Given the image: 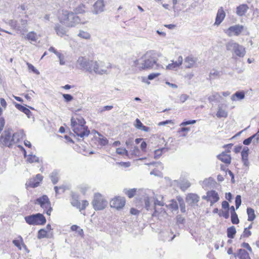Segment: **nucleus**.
Wrapping results in <instances>:
<instances>
[{"label":"nucleus","instance_id":"nucleus-61","mask_svg":"<svg viewBox=\"0 0 259 259\" xmlns=\"http://www.w3.org/2000/svg\"><path fill=\"white\" fill-rule=\"evenodd\" d=\"M241 246L243 247L246 248L247 249H248L250 252H252V249L249 244L248 243L243 242Z\"/></svg>","mask_w":259,"mask_h":259},{"label":"nucleus","instance_id":"nucleus-7","mask_svg":"<svg viewBox=\"0 0 259 259\" xmlns=\"http://www.w3.org/2000/svg\"><path fill=\"white\" fill-rule=\"evenodd\" d=\"M92 204L95 210H101L105 208L107 205V202L103 198L101 194L97 193L94 195Z\"/></svg>","mask_w":259,"mask_h":259},{"label":"nucleus","instance_id":"nucleus-19","mask_svg":"<svg viewBox=\"0 0 259 259\" xmlns=\"http://www.w3.org/2000/svg\"><path fill=\"white\" fill-rule=\"evenodd\" d=\"M104 3L103 0H97L94 5V11L95 14L102 12L104 11Z\"/></svg>","mask_w":259,"mask_h":259},{"label":"nucleus","instance_id":"nucleus-40","mask_svg":"<svg viewBox=\"0 0 259 259\" xmlns=\"http://www.w3.org/2000/svg\"><path fill=\"white\" fill-rule=\"evenodd\" d=\"M97 142L98 145H101V146H105L108 143V140L104 137L99 138L97 140Z\"/></svg>","mask_w":259,"mask_h":259},{"label":"nucleus","instance_id":"nucleus-21","mask_svg":"<svg viewBox=\"0 0 259 259\" xmlns=\"http://www.w3.org/2000/svg\"><path fill=\"white\" fill-rule=\"evenodd\" d=\"M184 62L186 68H191L195 66L196 59L191 55L185 58Z\"/></svg>","mask_w":259,"mask_h":259},{"label":"nucleus","instance_id":"nucleus-51","mask_svg":"<svg viewBox=\"0 0 259 259\" xmlns=\"http://www.w3.org/2000/svg\"><path fill=\"white\" fill-rule=\"evenodd\" d=\"M160 75V73H151L148 76V79L149 80H152L156 77H158Z\"/></svg>","mask_w":259,"mask_h":259},{"label":"nucleus","instance_id":"nucleus-52","mask_svg":"<svg viewBox=\"0 0 259 259\" xmlns=\"http://www.w3.org/2000/svg\"><path fill=\"white\" fill-rule=\"evenodd\" d=\"M117 164L120 166L126 168L131 165V163L130 162H117Z\"/></svg>","mask_w":259,"mask_h":259},{"label":"nucleus","instance_id":"nucleus-30","mask_svg":"<svg viewBox=\"0 0 259 259\" xmlns=\"http://www.w3.org/2000/svg\"><path fill=\"white\" fill-rule=\"evenodd\" d=\"M236 233V228L234 226H232L227 229V236L228 238H234Z\"/></svg>","mask_w":259,"mask_h":259},{"label":"nucleus","instance_id":"nucleus-10","mask_svg":"<svg viewBox=\"0 0 259 259\" xmlns=\"http://www.w3.org/2000/svg\"><path fill=\"white\" fill-rule=\"evenodd\" d=\"M126 200L124 197L119 196H115L110 201L111 208L115 209H121L125 205Z\"/></svg>","mask_w":259,"mask_h":259},{"label":"nucleus","instance_id":"nucleus-17","mask_svg":"<svg viewBox=\"0 0 259 259\" xmlns=\"http://www.w3.org/2000/svg\"><path fill=\"white\" fill-rule=\"evenodd\" d=\"M217 158L222 162L225 163L227 166L230 164L231 162L232 158L231 155L228 154L226 152H223L217 156Z\"/></svg>","mask_w":259,"mask_h":259},{"label":"nucleus","instance_id":"nucleus-9","mask_svg":"<svg viewBox=\"0 0 259 259\" xmlns=\"http://www.w3.org/2000/svg\"><path fill=\"white\" fill-rule=\"evenodd\" d=\"M15 136L16 134H14L12 135L9 130L5 131L0 138V142L3 145L10 147L14 143L13 138Z\"/></svg>","mask_w":259,"mask_h":259},{"label":"nucleus","instance_id":"nucleus-44","mask_svg":"<svg viewBox=\"0 0 259 259\" xmlns=\"http://www.w3.org/2000/svg\"><path fill=\"white\" fill-rule=\"evenodd\" d=\"M140 150L137 147H134L132 151L131 154H129L131 158H132V156L131 155H134L135 156H139L140 155Z\"/></svg>","mask_w":259,"mask_h":259},{"label":"nucleus","instance_id":"nucleus-64","mask_svg":"<svg viewBox=\"0 0 259 259\" xmlns=\"http://www.w3.org/2000/svg\"><path fill=\"white\" fill-rule=\"evenodd\" d=\"M178 200L179 201V204L180 205L181 209H185V204H184L183 199H182L180 197V198H178Z\"/></svg>","mask_w":259,"mask_h":259},{"label":"nucleus","instance_id":"nucleus-14","mask_svg":"<svg viewBox=\"0 0 259 259\" xmlns=\"http://www.w3.org/2000/svg\"><path fill=\"white\" fill-rule=\"evenodd\" d=\"M186 201L188 204L191 206L197 205L199 201V197L196 194L189 193L186 196Z\"/></svg>","mask_w":259,"mask_h":259},{"label":"nucleus","instance_id":"nucleus-57","mask_svg":"<svg viewBox=\"0 0 259 259\" xmlns=\"http://www.w3.org/2000/svg\"><path fill=\"white\" fill-rule=\"evenodd\" d=\"M173 123L174 122H173L172 120H166L165 121H161V122H159L158 125H159V126H160V125H164L167 124Z\"/></svg>","mask_w":259,"mask_h":259},{"label":"nucleus","instance_id":"nucleus-49","mask_svg":"<svg viewBox=\"0 0 259 259\" xmlns=\"http://www.w3.org/2000/svg\"><path fill=\"white\" fill-rule=\"evenodd\" d=\"M247 212L248 217V220L249 221H253L255 218L254 211H247Z\"/></svg>","mask_w":259,"mask_h":259},{"label":"nucleus","instance_id":"nucleus-23","mask_svg":"<svg viewBox=\"0 0 259 259\" xmlns=\"http://www.w3.org/2000/svg\"><path fill=\"white\" fill-rule=\"evenodd\" d=\"M249 7L246 4L240 5L236 8V14L239 16H242L245 15Z\"/></svg>","mask_w":259,"mask_h":259},{"label":"nucleus","instance_id":"nucleus-32","mask_svg":"<svg viewBox=\"0 0 259 259\" xmlns=\"http://www.w3.org/2000/svg\"><path fill=\"white\" fill-rule=\"evenodd\" d=\"M190 130V128L189 127H182L178 130V133L179 134L180 136L185 137Z\"/></svg>","mask_w":259,"mask_h":259},{"label":"nucleus","instance_id":"nucleus-60","mask_svg":"<svg viewBox=\"0 0 259 259\" xmlns=\"http://www.w3.org/2000/svg\"><path fill=\"white\" fill-rule=\"evenodd\" d=\"M177 223L179 224H183L185 221L184 218L181 215H178L177 218Z\"/></svg>","mask_w":259,"mask_h":259},{"label":"nucleus","instance_id":"nucleus-37","mask_svg":"<svg viewBox=\"0 0 259 259\" xmlns=\"http://www.w3.org/2000/svg\"><path fill=\"white\" fill-rule=\"evenodd\" d=\"M231 212V222L234 224H237L239 222V220L236 211Z\"/></svg>","mask_w":259,"mask_h":259},{"label":"nucleus","instance_id":"nucleus-56","mask_svg":"<svg viewBox=\"0 0 259 259\" xmlns=\"http://www.w3.org/2000/svg\"><path fill=\"white\" fill-rule=\"evenodd\" d=\"M60 55H57L59 59L60 64L61 65H64L65 64L64 57L63 54L60 53Z\"/></svg>","mask_w":259,"mask_h":259},{"label":"nucleus","instance_id":"nucleus-3","mask_svg":"<svg viewBox=\"0 0 259 259\" xmlns=\"http://www.w3.org/2000/svg\"><path fill=\"white\" fill-rule=\"evenodd\" d=\"M58 19L61 24L66 25L67 27H71L75 25L78 17L76 16L74 13L71 11L62 10L58 12Z\"/></svg>","mask_w":259,"mask_h":259},{"label":"nucleus","instance_id":"nucleus-25","mask_svg":"<svg viewBox=\"0 0 259 259\" xmlns=\"http://www.w3.org/2000/svg\"><path fill=\"white\" fill-rule=\"evenodd\" d=\"M25 38L31 42H36L37 39V35L34 31H30L26 34Z\"/></svg>","mask_w":259,"mask_h":259},{"label":"nucleus","instance_id":"nucleus-6","mask_svg":"<svg viewBox=\"0 0 259 259\" xmlns=\"http://www.w3.org/2000/svg\"><path fill=\"white\" fill-rule=\"evenodd\" d=\"M32 203L34 205H38L44 210H52V207L51 203L48 196L44 195L42 196L31 201Z\"/></svg>","mask_w":259,"mask_h":259},{"label":"nucleus","instance_id":"nucleus-24","mask_svg":"<svg viewBox=\"0 0 259 259\" xmlns=\"http://www.w3.org/2000/svg\"><path fill=\"white\" fill-rule=\"evenodd\" d=\"M134 126L137 129L141 130L145 132H148L150 130L149 127L144 125L140 120L138 118L136 119Z\"/></svg>","mask_w":259,"mask_h":259},{"label":"nucleus","instance_id":"nucleus-28","mask_svg":"<svg viewBox=\"0 0 259 259\" xmlns=\"http://www.w3.org/2000/svg\"><path fill=\"white\" fill-rule=\"evenodd\" d=\"M245 95L243 92H237L232 95L231 99L232 101L242 100L244 98Z\"/></svg>","mask_w":259,"mask_h":259},{"label":"nucleus","instance_id":"nucleus-34","mask_svg":"<svg viewBox=\"0 0 259 259\" xmlns=\"http://www.w3.org/2000/svg\"><path fill=\"white\" fill-rule=\"evenodd\" d=\"M55 30L57 34L61 37L65 34V31L64 29L59 25H57L55 27Z\"/></svg>","mask_w":259,"mask_h":259},{"label":"nucleus","instance_id":"nucleus-38","mask_svg":"<svg viewBox=\"0 0 259 259\" xmlns=\"http://www.w3.org/2000/svg\"><path fill=\"white\" fill-rule=\"evenodd\" d=\"M27 161L29 163L38 162L39 161V158L35 155H29L27 159Z\"/></svg>","mask_w":259,"mask_h":259},{"label":"nucleus","instance_id":"nucleus-5","mask_svg":"<svg viewBox=\"0 0 259 259\" xmlns=\"http://www.w3.org/2000/svg\"><path fill=\"white\" fill-rule=\"evenodd\" d=\"M26 223L31 225H44L46 222V219L43 214L36 213L25 217Z\"/></svg>","mask_w":259,"mask_h":259},{"label":"nucleus","instance_id":"nucleus-47","mask_svg":"<svg viewBox=\"0 0 259 259\" xmlns=\"http://www.w3.org/2000/svg\"><path fill=\"white\" fill-rule=\"evenodd\" d=\"M256 135L257 134H254L253 136L249 137L248 138L244 140L243 142V144L245 145H249L251 143L252 140L256 136Z\"/></svg>","mask_w":259,"mask_h":259},{"label":"nucleus","instance_id":"nucleus-54","mask_svg":"<svg viewBox=\"0 0 259 259\" xmlns=\"http://www.w3.org/2000/svg\"><path fill=\"white\" fill-rule=\"evenodd\" d=\"M26 64H27V67L29 70H31L32 71H33L34 73H38V71H37V70L32 64H31L29 63H27Z\"/></svg>","mask_w":259,"mask_h":259},{"label":"nucleus","instance_id":"nucleus-59","mask_svg":"<svg viewBox=\"0 0 259 259\" xmlns=\"http://www.w3.org/2000/svg\"><path fill=\"white\" fill-rule=\"evenodd\" d=\"M140 148L143 152H146L147 148V143L145 141H143L141 144Z\"/></svg>","mask_w":259,"mask_h":259},{"label":"nucleus","instance_id":"nucleus-62","mask_svg":"<svg viewBox=\"0 0 259 259\" xmlns=\"http://www.w3.org/2000/svg\"><path fill=\"white\" fill-rule=\"evenodd\" d=\"M229 202L227 201H223L222 203V207L225 209H228V210H229Z\"/></svg>","mask_w":259,"mask_h":259},{"label":"nucleus","instance_id":"nucleus-13","mask_svg":"<svg viewBox=\"0 0 259 259\" xmlns=\"http://www.w3.org/2000/svg\"><path fill=\"white\" fill-rule=\"evenodd\" d=\"M226 17V13L223 7H221L218 10L215 19L214 25L219 26L224 21Z\"/></svg>","mask_w":259,"mask_h":259},{"label":"nucleus","instance_id":"nucleus-53","mask_svg":"<svg viewBox=\"0 0 259 259\" xmlns=\"http://www.w3.org/2000/svg\"><path fill=\"white\" fill-rule=\"evenodd\" d=\"M63 97L66 102H69L73 100V97L69 94H63Z\"/></svg>","mask_w":259,"mask_h":259},{"label":"nucleus","instance_id":"nucleus-29","mask_svg":"<svg viewBox=\"0 0 259 259\" xmlns=\"http://www.w3.org/2000/svg\"><path fill=\"white\" fill-rule=\"evenodd\" d=\"M85 5L81 4L74 9V13H75L76 14H83L85 12Z\"/></svg>","mask_w":259,"mask_h":259},{"label":"nucleus","instance_id":"nucleus-43","mask_svg":"<svg viewBox=\"0 0 259 259\" xmlns=\"http://www.w3.org/2000/svg\"><path fill=\"white\" fill-rule=\"evenodd\" d=\"M153 139L155 142L159 141L160 143H161V144L160 145L161 146L164 145L165 140L163 138H160L159 136L155 135L153 136Z\"/></svg>","mask_w":259,"mask_h":259},{"label":"nucleus","instance_id":"nucleus-26","mask_svg":"<svg viewBox=\"0 0 259 259\" xmlns=\"http://www.w3.org/2000/svg\"><path fill=\"white\" fill-rule=\"evenodd\" d=\"M237 256L240 259H250L249 253L244 249H239Z\"/></svg>","mask_w":259,"mask_h":259},{"label":"nucleus","instance_id":"nucleus-22","mask_svg":"<svg viewBox=\"0 0 259 259\" xmlns=\"http://www.w3.org/2000/svg\"><path fill=\"white\" fill-rule=\"evenodd\" d=\"M248 154H249L248 148L244 147L241 152V157H242V160L243 162L244 165L245 166H248L249 165V161H248Z\"/></svg>","mask_w":259,"mask_h":259},{"label":"nucleus","instance_id":"nucleus-15","mask_svg":"<svg viewBox=\"0 0 259 259\" xmlns=\"http://www.w3.org/2000/svg\"><path fill=\"white\" fill-rule=\"evenodd\" d=\"M71 203L73 206L76 207L77 208L79 209L80 210L85 209L86 207L89 205L88 201L83 200L81 202L74 197L72 198Z\"/></svg>","mask_w":259,"mask_h":259},{"label":"nucleus","instance_id":"nucleus-36","mask_svg":"<svg viewBox=\"0 0 259 259\" xmlns=\"http://www.w3.org/2000/svg\"><path fill=\"white\" fill-rule=\"evenodd\" d=\"M116 152L119 155H125L128 158H131L127 151L124 148H117L116 150Z\"/></svg>","mask_w":259,"mask_h":259},{"label":"nucleus","instance_id":"nucleus-31","mask_svg":"<svg viewBox=\"0 0 259 259\" xmlns=\"http://www.w3.org/2000/svg\"><path fill=\"white\" fill-rule=\"evenodd\" d=\"M47 231L44 229L39 230L38 232L37 238L41 239L44 238H49V235L47 234Z\"/></svg>","mask_w":259,"mask_h":259},{"label":"nucleus","instance_id":"nucleus-16","mask_svg":"<svg viewBox=\"0 0 259 259\" xmlns=\"http://www.w3.org/2000/svg\"><path fill=\"white\" fill-rule=\"evenodd\" d=\"M203 198L206 199L207 201L211 203L217 202L219 199V196L217 192L214 190L209 191L206 193V196H204Z\"/></svg>","mask_w":259,"mask_h":259},{"label":"nucleus","instance_id":"nucleus-12","mask_svg":"<svg viewBox=\"0 0 259 259\" xmlns=\"http://www.w3.org/2000/svg\"><path fill=\"white\" fill-rule=\"evenodd\" d=\"M43 177L40 174H37L35 177L29 179L26 183L25 186L27 189L34 188L38 187L41 182Z\"/></svg>","mask_w":259,"mask_h":259},{"label":"nucleus","instance_id":"nucleus-63","mask_svg":"<svg viewBox=\"0 0 259 259\" xmlns=\"http://www.w3.org/2000/svg\"><path fill=\"white\" fill-rule=\"evenodd\" d=\"M226 199L228 201V202H229L230 203H231L232 202V195L231 194V193L229 192V193H226Z\"/></svg>","mask_w":259,"mask_h":259},{"label":"nucleus","instance_id":"nucleus-48","mask_svg":"<svg viewBox=\"0 0 259 259\" xmlns=\"http://www.w3.org/2000/svg\"><path fill=\"white\" fill-rule=\"evenodd\" d=\"M153 202L154 203V210H157V206H163V203L160 201H159L158 200H153Z\"/></svg>","mask_w":259,"mask_h":259},{"label":"nucleus","instance_id":"nucleus-55","mask_svg":"<svg viewBox=\"0 0 259 259\" xmlns=\"http://www.w3.org/2000/svg\"><path fill=\"white\" fill-rule=\"evenodd\" d=\"M219 214L220 216H223L225 218L227 219L229 217V211H220Z\"/></svg>","mask_w":259,"mask_h":259},{"label":"nucleus","instance_id":"nucleus-11","mask_svg":"<svg viewBox=\"0 0 259 259\" xmlns=\"http://www.w3.org/2000/svg\"><path fill=\"white\" fill-rule=\"evenodd\" d=\"M244 27L242 25L237 24L229 27L225 30V33L229 36L233 35L238 36L243 31Z\"/></svg>","mask_w":259,"mask_h":259},{"label":"nucleus","instance_id":"nucleus-58","mask_svg":"<svg viewBox=\"0 0 259 259\" xmlns=\"http://www.w3.org/2000/svg\"><path fill=\"white\" fill-rule=\"evenodd\" d=\"M243 234H244V236L248 237L251 235V233L249 231V229H248L247 228H245L244 229Z\"/></svg>","mask_w":259,"mask_h":259},{"label":"nucleus","instance_id":"nucleus-18","mask_svg":"<svg viewBox=\"0 0 259 259\" xmlns=\"http://www.w3.org/2000/svg\"><path fill=\"white\" fill-rule=\"evenodd\" d=\"M216 115L219 118H227L228 115V113L226 109V106L223 105H219Z\"/></svg>","mask_w":259,"mask_h":259},{"label":"nucleus","instance_id":"nucleus-42","mask_svg":"<svg viewBox=\"0 0 259 259\" xmlns=\"http://www.w3.org/2000/svg\"><path fill=\"white\" fill-rule=\"evenodd\" d=\"M144 202L146 209L147 210L149 209L150 208V204L152 202H153V200L151 198L147 197L144 198Z\"/></svg>","mask_w":259,"mask_h":259},{"label":"nucleus","instance_id":"nucleus-27","mask_svg":"<svg viewBox=\"0 0 259 259\" xmlns=\"http://www.w3.org/2000/svg\"><path fill=\"white\" fill-rule=\"evenodd\" d=\"M15 107L17 109L25 113L28 117H29L30 115L31 114V112L28 108L23 106L21 104L17 103L15 105Z\"/></svg>","mask_w":259,"mask_h":259},{"label":"nucleus","instance_id":"nucleus-20","mask_svg":"<svg viewBox=\"0 0 259 259\" xmlns=\"http://www.w3.org/2000/svg\"><path fill=\"white\" fill-rule=\"evenodd\" d=\"M183 61V59L182 56H180L178 57V60L177 61L174 62L172 61L171 63H170L166 66V69L168 70H172L176 68H178L182 65Z\"/></svg>","mask_w":259,"mask_h":259},{"label":"nucleus","instance_id":"nucleus-46","mask_svg":"<svg viewBox=\"0 0 259 259\" xmlns=\"http://www.w3.org/2000/svg\"><path fill=\"white\" fill-rule=\"evenodd\" d=\"M241 203V197L240 195H237L235 198L236 209H237Z\"/></svg>","mask_w":259,"mask_h":259},{"label":"nucleus","instance_id":"nucleus-1","mask_svg":"<svg viewBox=\"0 0 259 259\" xmlns=\"http://www.w3.org/2000/svg\"><path fill=\"white\" fill-rule=\"evenodd\" d=\"M80 110L81 109L75 110L73 116L71 117V127L75 136L83 139L89 135L90 131L86 125L85 119L77 113V112Z\"/></svg>","mask_w":259,"mask_h":259},{"label":"nucleus","instance_id":"nucleus-45","mask_svg":"<svg viewBox=\"0 0 259 259\" xmlns=\"http://www.w3.org/2000/svg\"><path fill=\"white\" fill-rule=\"evenodd\" d=\"M20 238V240H13V243L17 246L19 249H21V246H20V243L23 242V239L21 237V236L19 237Z\"/></svg>","mask_w":259,"mask_h":259},{"label":"nucleus","instance_id":"nucleus-8","mask_svg":"<svg viewBox=\"0 0 259 259\" xmlns=\"http://www.w3.org/2000/svg\"><path fill=\"white\" fill-rule=\"evenodd\" d=\"M226 46L228 51L233 49L235 55L239 57L242 58L245 55V48L237 42L230 41L226 44Z\"/></svg>","mask_w":259,"mask_h":259},{"label":"nucleus","instance_id":"nucleus-41","mask_svg":"<svg viewBox=\"0 0 259 259\" xmlns=\"http://www.w3.org/2000/svg\"><path fill=\"white\" fill-rule=\"evenodd\" d=\"M165 149L164 148H161L156 149L154 151V157L155 159H157L162 154L163 151Z\"/></svg>","mask_w":259,"mask_h":259},{"label":"nucleus","instance_id":"nucleus-4","mask_svg":"<svg viewBox=\"0 0 259 259\" xmlns=\"http://www.w3.org/2000/svg\"><path fill=\"white\" fill-rule=\"evenodd\" d=\"M157 54L152 50L146 52L142 57L143 62L139 67L140 70L150 69L152 68L157 61Z\"/></svg>","mask_w":259,"mask_h":259},{"label":"nucleus","instance_id":"nucleus-33","mask_svg":"<svg viewBox=\"0 0 259 259\" xmlns=\"http://www.w3.org/2000/svg\"><path fill=\"white\" fill-rule=\"evenodd\" d=\"M137 189L136 188H133L127 190L125 191V194L129 198L134 197L137 194Z\"/></svg>","mask_w":259,"mask_h":259},{"label":"nucleus","instance_id":"nucleus-50","mask_svg":"<svg viewBox=\"0 0 259 259\" xmlns=\"http://www.w3.org/2000/svg\"><path fill=\"white\" fill-rule=\"evenodd\" d=\"M196 122V120H187L182 122L180 126H186L188 124H194Z\"/></svg>","mask_w":259,"mask_h":259},{"label":"nucleus","instance_id":"nucleus-35","mask_svg":"<svg viewBox=\"0 0 259 259\" xmlns=\"http://www.w3.org/2000/svg\"><path fill=\"white\" fill-rule=\"evenodd\" d=\"M168 208L172 210H177L179 208L178 204L176 200L172 199L168 204Z\"/></svg>","mask_w":259,"mask_h":259},{"label":"nucleus","instance_id":"nucleus-39","mask_svg":"<svg viewBox=\"0 0 259 259\" xmlns=\"http://www.w3.org/2000/svg\"><path fill=\"white\" fill-rule=\"evenodd\" d=\"M78 35L82 38L85 39H89L91 37V35L89 33L86 31H84L82 30H80L78 34Z\"/></svg>","mask_w":259,"mask_h":259},{"label":"nucleus","instance_id":"nucleus-2","mask_svg":"<svg viewBox=\"0 0 259 259\" xmlns=\"http://www.w3.org/2000/svg\"><path fill=\"white\" fill-rule=\"evenodd\" d=\"M77 64L82 68L85 69L90 72H94L96 74H103L107 73L106 68L108 67H105L102 62H99L95 60L87 61L84 57H80L77 61ZM109 68H111L110 65Z\"/></svg>","mask_w":259,"mask_h":259}]
</instances>
